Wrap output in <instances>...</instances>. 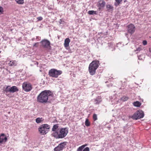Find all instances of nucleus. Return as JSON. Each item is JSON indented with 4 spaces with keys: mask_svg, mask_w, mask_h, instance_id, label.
<instances>
[{
    "mask_svg": "<svg viewBox=\"0 0 151 151\" xmlns=\"http://www.w3.org/2000/svg\"><path fill=\"white\" fill-rule=\"evenodd\" d=\"M38 101L42 103H46L48 100L52 101L54 99L52 92L50 90H45L42 91L38 96Z\"/></svg>",
    "mask_w": 151,
    "mask_h": 151,
    "instance_id": "f257e3e1",
    "label": "nucleus"
},
{
    "mask_svg": "<svg viewBox=\"0 0 151 151\" xmlns=\"http://www.w3.org/2000/svg\"><path fill=\"white\" fill-rule=\"evenodd\" d=\"M99 64V61L97 60L93 61L89 65L88 68L89 73L91 75L95 74L96 70Z\"/></svg>",
    "mask_w": 151,
    "mask_h": 151,
    "instance_id": "f03ea898",
    "label": "nucleus"
},
{
    "mask_svg": "<svg viewBox=\"0 0 151 151\" xmlns=\"http://www.w3.org/2000/svg\"><path fill=\"white\" fill-rule=\"evenodd\" d=\"M50 128V125L47 124L41 125L38 128V130L42 135H45L48 132V129Z\"/></svg>",
    "mask_w": 151,
    "mask_h": 151,
    "instance_id": "7ed1b4c3",
    "label": "nucleus"
},
{
    "mask_svg": "<svg viewBox=\"0 0 151 151\" xmlns=\"http://www.w3.org/2000/svg\"><path fill=\"white\" fill-rule=\"evenodd\" d=\"M144 116V114L142 110H138L135 112L132 116H130L129 118L134 120L142 118Z\"/></svg>",
    "mask_w": 151,
    "mask_h": 151,
    "instance_id": "20e7f679",
    "label": "nucleus"
},
{
    "mask_svg": "<svg viewBox=\"0 0 151 151\" xmlns=\"http://www.w3.org/2000/svg\"><path fill=\"white\" fill-rule=\"evenodd\" d=\"M62 73V71L57 70V69L53 68L50 70L49 72V76L57 78Z\"/></svg>",
    "mask_w": 151,
    "mask_h": 151,
    "instance_id": "39448f33",
    "label": "nucleus"
},
{
    "mask_svg": "<svg viewBox=\"0 0 151 151\" xmlns=\"http://www.w3.org/2000/svg\"><path fill=\"white\" fill-rule=\"evenodd\" d=\"M23 90L25 92H29L32 90V85L29 82H24L22 85Z\"/></svg>",
    "mask_w": 151,
    "mask_h": 151,
    "instance_id": "423d86ee",
    "label": "nucleus"
},
{
    "mask_svg": "<svg viewBox=\"0 0 151 151\" xmlns=\"http://www.w3.org/2000/svg\"><path fill=\"white\" fill-rule=\"evenodd\" d=\"M68 133V129L67 128H62L60 130L59 135L60 138L65 137Z\"/></svg>",
    "mask_w": 151,
    "mask_h": 151,
    "instance_id": "0eeeda50",
    "label": "nucleus"
},
{
    "mask_svg": "<svg viewBox=\"0 0 151 151\" xmlns=\"http://www.w3.org/2000/svg\"><path fill=\"white\" fill-rule=\"evenodd\" d=\"M67 142H61L60 144L57 147H55L54 149V151H60L62 150L65 146L66 145Z\"/></svg>",
    "mask_w": 151,
    "mask_h": 151,
    "instance_id": "6e6552de",
    "label": "nucleus"
},
{
    "mask_svg": "<svg viewBox=\"0 0 151 151\" xmlns=\"http://www.w3.org/2000/svg\"><path fill=\"white\" fill-rule=\"evenodd\" d=\"M106 4L105 2L103 0H100L99 1L97 4V6L98 7V11H100V13L105 7Z\"/></svg>",
    "mask_w": 151,
    "mask_h": 151,
    "instance_id": "1a4fd4ad",
    "label": "nucleus"
},
{
    "mask_svg": "<svg viewBox=\"0 0 151 151\" xmlns=\"http://www.w3.org/2000/svg\"><path fill=\"white\" fill-rule=\"evenodd\" d=\"M127 31L131 35L133 34L135 31V27L132 24H130L127 26Z\"/></svg>",
    "mask_w": 151,
    "mask_h": 151,
    "instance_id": "9d476101",
    "label": "nucleus"
},
{
    "mask_svg": "<svg viewBox=\"0 0 151 151\" xmlns=\"http://www.w3.org/2000/svg\"><path fill=\"white\" fill-rule=\"evenodd\" d=\"M41 43L42 44V46L44 48H48L50 46V42L49 41L46 39L42 40Z\"/></svg>",
    "mask_w": 151,
    "mask_h": 151,
    "instance_id": "9b49d317",
    "label": "nucleus"
},
{
    "mask_svg": "<svg viewBox=\"0 0 151 151\" xmlns=\"http://www.w3.org/2000/svg\"><path fill=\"white\" fill-rule=\"evenodd\" d=\"M7 140V138L4 134H2L0 136V143L3 142H6Z\"/></svg>",
    "mask_w": 151,
    "mask_h": 151,
    "instance_id": "f8f14e48",
    "label": "nucleus"
},
{
    "mask_svg": "<svg viewBox=\"0 0 151 151\" xmlns=\"http://www.w3.org/2000/svg\"><path fill=\"white\" fill-rule=\"evenodd\" d=\"M8 65L10 66L14 67L17 65V62L16 60H11L9 61Z\"/></svg>",
    "mask_w": 151,
    "mask_h": 151,
    "instance_id": "ddd939ff",
    "label": "nucleus"
},
{
    "mask_svg": "<svg viewBox=\"0 0 151 151\" xmlns=\"http://www.w3.org/2000/svg\"><path fill=\"white\" fill-rule=\"evenodd\" d=\"M52 136L54 137L55 138L60 139L59 134L57 131L54 132L51 134Z\"/></svg>",
    "mask_w": 151,
    "mask_h": 151,
    "instance_id": "4468645a",
    "label": "nucleus"
},
{
    "mask_svg": "<svg viewBox=\"0 0 151 151\" xmlns=\"http://www.w3.org/2000/svg\"><path fill=\"white\" fill-rule=\"evenodd\" d=\"M70 41V39L68 38L65 39L64 43V46L65 47H67L69 46V43Z\"/></svg>",
    "mask_w": 151,
    "mask_h": 151,
    "instance_id": "2eb2a0df",
    "label": "nucleus"
},
{
    "mask_svg": "<svg viewBox=\"0 0 151 151\" xmlns=\"http://www.w3.org/2000/svg\"><path fill=\"white\" fill-rule=\"evenodd\" d=\"M106 7L107 11L109 12L113 11L114 9L113 6L109 4L106 5Z\"/></svg>",
    "mask_w": 151,
    "mask_h": 151,
    "instance_id": "dca6fc26",
    "label": "nucleus"
},
{
    "mask_svg": "<svg viewBox=\"0 0 151 151\" xmlns=\"http://www.w3.org/2000/svg\"><path fill=\"white\" fill-rule=\"evenodd\" d=\"M11 92L14 93L18 91L19 89L16 86H13L11 87Z\"/></svg>",
    "mask_w": 151,
    "mask_h": 151,
    "instance_id": "f3484780",
    "label": "nucleus"
},
{
    "mask_svg": "<svg viewBox=\"0 0 151 151\" xmlns=\"http://www.w3.org/2000/svg\"><path fill=\"white\" fill-rule=\"evenodd\" d=\"M89 15H96L98 14V12L94 10H89L88 12Z\"/></svg>",
    "mask_w": 151,
    "mask_h": 151,
    "instance_id": "a211bd4d",
    "label": "nucleus"
},
{
    "mask_svg": "<svg viewBox=\"0 0 151 151\" xmlns=\"http://www.w3.org/2000/svg\"><path fill=\"white\" fill-rule=\"evenodd\" d=\"M58 127L59 126L58 124H56L54 125L52 128V130L53 132L57 131V129H58Z\"/></svg>",
    "mask_w": 151,
    "mask_h": 151,
    "instance_id": "6ab92c4d",
    "label": "nucleus"
},
{
    "mask_svg": "<svg viewBox=\"0 0 151 151\" xmlns=\"http://www.w3.org/2000/svg\"><path fill=\"white\" fill-rule=\"evenodd\" d=\"M133 105L135 106L139 107L141 106V104L139 101H136L134 102L133 103Z\"/></svg>",
    "mask_w": 151,
    "mask_h": 151,
    "instance_id": "aec40b11",
    "label": "nucleus"
},
{
    "mask_svg": "<svg viewBox=\"0 0 151 151\" xmlns=\"http://www.w3.org/2000/svg\"><path fill=\"white\" fill-rule=\"evenodd\" d=\"M10 87L9 86H8L4 89V91L6 93H7L9 92H11V88H10Z\"/></svg>",
    "mask_w": 151,
    "mask_h": 151,
    "instance_id": "412c9836",
    "label": "nucleus"
},
{
    "mask_svg": "<svg viewBox=\"0 0 151 151\" xmlns=\"http://www.w3.org/2000/svg\"><path fill=\"white\" fill-rule=\"evenodd\" d=\"M94 101L96 104H98L101 101V98L98 97L96 99H95Z\"/></svg>",
    "mask_w": 151,
    "mask_h": 151,
    "instance_id": "4be33fe9",
    "label": "nucleus"
},
{
    "mask_svg": "<svg viewBox=\"0 0 151 151\" xmlns=\"http://www.w3.org/2000/svg\"><path fill=\"white\" fill-rule=\"evenodd\" d=\"M43 121L42 118L38 117L35 120L36 122L37 123H41Z\"/></svg>",
    "mask_w": 151,
    "mask_h": 151,
    "instance_id": "5701e85b",
    "label": "nucleus"
},
{
    "mask_svg": "<svg viewBox=\"0 0 151 151\" xmlns=\"http://www.w3.org/2000/svg\"><path fill=\"white\" fill-rule=\"evenodd\" d=\"M87 145H84L79 147L77 150V151H82L83 149Z\"/></svg>",
    "mask_w": 151,
    "mask_h": 151,
    "instance_id": "b1692460",
    "label": "nucleus"
},
{
    "mask_svg": "<svg viewBox=\"0 0 151 151\" xmlns=\"http://www.w3.org/2000/svg\"><path fill=\"white\" fill-rule=\"evenodd\" d=\"M129 99L128 97L126 96H123L121 99V101L124 102L127 101Z\"/></svg>",
    "mask_w": 151,
    "mask_h": 151,
    "instance_id": "393cba45",
    "label": "nucleus"
},
{
    "mask_svg": "<svg viewBox=\"0 0 151 151\" xmlns=\"http://www.w3.org/2000/svg\"><path fill=\"white\" fill-rule=\"evenodd\" d=\"M15 1L17 3L19 4H23L24 3V0H15Z\"/></svg>",
    "mask_w": 151,
    "mask_h": 151,
    "instance_id": "a878e982",
    "label": "nucleus"
},
{
    "mask_svg": "<svg viewBox=\"0 0 151 151\" xmlns=\"http://www.w3.org/2000/svg\"><path fill=\"white\" fill-rule=\"evenodd\" d=\"M85 124L86 126L88 127L90 125V122L88 119H86L85 122Z\"/></svg>",
    "mask_w": 151,
    "mask_h": 151,
    "instance_id": "bb28decb",
    "label": "nucleus"
},
{
    "mask_svg": "<svg viewBox=\"0 0 151 151\" xmlns=\"http://www.w3.org/2000/svg\"><path fill=\"white\" fill-rule=\"evenodd\" d=\"M4 10L3 7L0 6V15L4 14Z\"/></svg>",
    "mask_w": 151,
    "mask_h": 151,
    "instance_id": "cd10ccee",
    "label": "nucleus"
},
{
    "mask_svg": "<svg viewBox=\"0 0 151 151\" xmlns=\"http://www.w3.org/2000/svg\"><path fill=\"white\" fill-rule=\"evenodd\" d=\"M116 2H117V4L115 3V4L116 6H117L118 5L121 3V2L122 1V0H115Z\"/></svg>",
    "mask_w": 151,
    "mask_h": 151,
    "instance_id": "c85d7f7f",
    "label": "nucleus"
},
{
    "mask_svg": "<svg viewBox=\"0 0 151 151\" xmlns=\"http://www.w3.org/2000/svg\"><path fill=\"white\" fill-rule=\"evenodd\" d=\"M93 119L94 121H96L97 119V116L96 114H94L93 115Z\"/></svg>",
    "mask_w": 151,
    "mask_h": 151,
    "instance_id": "c756f323",
    "label": "nucleus"
},
{
    "mask_svg": "<svg viewBox=\"0 0 151 151\" xmlns=\"http://www.w3.org/2000/svg\"><path fill=\"white\" fill-rule=\"evenodd\" d=\"M142 50V49L140 47H138V48H137L135 50V51L137 52L136 53H137Z\"/></svg>",
    "mask_w": 151,
    "mask_h": 151,
    "instance_id": "7c9ffc66",
    "label": "nucleus"
},
{
    "mask_svg": "<svg viewBox=\"0 0 151 151\" xmlns=\"http://www.w3.org/2000/svg\"><path fill=\"white\" fill-rule=\"evenodd\" d=\"M108 45L109 47V49H110L111 48H113V47H114L113 44L112 43H108Z\"/></svg>",
    "mask_w": 151,
    "mask_h": 151,
    "instance_id": "2f4dec72",
    "label": "nucleus"
},
{
    "mask_svg": "<svg viewBox=\"0 0 151 151\" xmlns=\"http://www.w3.org/2000/svg\"><path fill=\"white\" fill-rule=\"evenodd\" d=\"M83 151H89V149L88 147H86L83 150Z\"/></svg>",
    "mask_w": 151,
    "mask_h": 151,
    "instance_id": "473e14b6",
    "label": "nucleus"
},
{
    "mask_svg": "<svg viewBox=\"0 0 151 151\" xmlns=\"http://www.w3.org/2000/svg\"><path fill=\"white\" fill-rule=\"evenodd\" d=\"M43 18L41 17H39L37 18V19L38 21H40L42 20Z\"/></svg>",
    "mask_w": 151,
    "mask_h": 151,
    "instance_id": "72a5a7b5",
    "label": "nucleus"
},
{
    "mask_svg": "<svg viewBox=\"0 0 151 151\" xmlns=\"http://www.w3.org/2000/svg\"><path fill=\"white\" fill-rule=\"evenodd\" d=\"M147 41L146 40H144L142 42V44L143 45H145L147 44Z\"/></svg>",
    "mask_w": 151,
    "mask_h": 151,
    "instance_id": "f704fd0d",
    "label": "nucleus"
},
{
    "mask_svg": "<svg viewBox=\"0 0 151 151\" xmlns=\"http://www.w3.org/2000/svg\"><path fill=\"white\" fill-rule=\"evenodd\" d=\"M64 21H62L61 19H60V21H59V23L60 24H63L64 23Z\"/></svg>",
    "mask_w": 151,
    "mask_h": 151,
    "instance_id": "c9c22d12",
    "label": "nucleus"
},
{
    "mask_svg": "<svg viewBox=\"0 0 151 151\" xmlns=\"http://www.w3.org/2000/svg\"><path fill=\"white\" fill-rule=\"evenodd\" d=\"M37 43H35L33 45V46L34 47H37Z\"/></svg>",
    "mask_w": 151,
    "mask_h": 151,
    "instance_id": "e433bc0d",
    "label": "nucleus"
},
{
    "mask_svg": "<svg viewBox=\"0 0 151 151\" xmlns=\"http://www.w3.org/2000/svg\"><path fill=\"white\" fill-rule=\"evenodd\" d=\"M40 38V37H39V36L36 37V39H38V40H39Z\"/></svg>",
    "mask_w": 151,
    "mask_h": 151,
    "instance_id": "4c0bfd02",
    "label": "nucleus"
},
{
    "mask_svg": "<svg viewBox=\"0 0 151 151\" xmlns=\"http://www.w3.org/2000/svg\"><path fill=\"white\" fill-rule=\"evenodd\" d=\"M149 50L150 52H151V47L149 48Z\"/></svg>",
    "mask_w": 151,
    "mask_h": 151,
    "instance_id": "58836bf2",
    "label": "nucleus"
},
{
    "mask_svg": "<svg viewBox=\"0 0 151 151\" xmlns=\"http://www.w3.org/2000/svg\"><path fill=\"white\" fill-rule=\"evenodd\" d=\"M125 127H124V132L126 131V130H125Z\"/></svg>",
    "mask_w": 151,
    "mask_h": 151,
    "instance_id": "ea45409f",
    "label": "nucleus"
},
{
    "mask_svg": "<svg viewBox=\"0 0 151 151\" xmlns=\"http://www.w3.org/2000/svg\"><path fill=\"white\" fill-rule=\"evenodd\" d=\"M140 57H141V56H139L138 57V59H139V60H141V59Z\"/></svg>",
    "mask_w": 151,
    "mask_h": 151,
    "instance_id": "a19ab883",
    "label": "nucleus"
},
{
    "mask_svg": "<svg viewBox=\"0 0 151 151\" xmlns=\"http://www.w3.org/2000/svg\"><path fill=\"white\" fill-rule=\"evenodd\" d=\"M37 63V64H38V63Z\"/></svg>",
    "mask_w": 151,
    "mask_h": 151,
    "instance_id": "79ce46f5",
    "label": "nucleus"
}]
</instances>
